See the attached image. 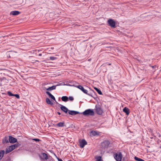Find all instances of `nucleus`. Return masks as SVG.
Instances as JSON below:
<instances>
[{"instance_id":"nucleus-2","label":"nucleus","mask_w":161,"mask_h":161,"mask_svg":"<svg viewBox=\"0 0 161 161\" xmlns=\"http://www.w3.org/2000/svg\"><path fill=\"white\" fill-rule=\"evenodd\" d=\"M82 114L85 116H93L94 114V112L92 109H89L85 110Z\"/></svg>"},{"instance_id":"nucleus-25","label":"nucleus","mask_w":161,"mask_h":161,"mask_svg":"<svg viewBox=\"0 0 161 161\" xmlns=\"http://www.w3.org/2000/svg\"><path fill=\"white\" fill-rule=\"evenodd\" d=\"M7 94L9 96H14V94L8 91L7 92Z\"/></svg>"},{"instance_id":"nucleus-10","label":"nucleus","mask_w":161,"mask_h":161,"mask_svg":"<svg viewBox=\"0 0 161 161\" xmlns=\"http://www.w3.org/2000/svg\"><path fill=\"white\" fill-rule=\"evenodd\" d=\"M68 113L69 114L72 115H75L77 114H80L79 112L74 110H69Z\"/></svg>"},{"instance_id":"nucleus-34","label":"nucleus","mask_w":161,"mask_h":161,"mask_svg":"<svg viewBox=\"0 0 161 161\" xmlns=\"http://www.w3.org/2000/svg\"><path fill=\"white\" fill-rule=\"evenodd\" d=\"M49 89V87H48V88H46V90L47 91H49V90L48 89Z\"/></svg>"},{"instance_id":"nucleus-37","label":"nucleus","mask_w":161,"mask_h":161,"mask_svg":"<svg viewBox=\"0 0 161 161\" xmlns=\"http://www.w3.org/2000/svg\"><path fill=\"white\" fill-rule=\"evenodd\" d=\"M111 64H107L108 65H111Z\"/></svg>"},{"instance_id":"nucleus-22","label":"nucleus","mask_w":161,"mask_h":161,"mask_svg":"<svg viewBox=\"0 0 161 161\" xmlns=\"http://www.w3.org/2000/svg\"><path fill=\"white\" fill-rule=\"evenodd\" d=\"M95 159H96V161H103L100 156L96 157Z\"/></svg>"},{"instance_id":"nucleus-12","label":"nucleus","mask_w":161,"mask_h":161,"mask_svg":"<svg viewBox=\"0 0 161 161\" xmlns=\"http://www.w3.org/2000/svg\"><path fill=\"white\" fill-rule=\"evenodd\" d=\"M110 144V142L108 140H106L102 143V145L103 146L104 145V147L107 148L109 147Z\"/></svg>"},{"instance_id":"nucleus-1","label":"nucleus","mask_w":161,"mask_h":161,"mask_svg":"<svg viewBox=\"0 0 161 161\" xmlns=\"http://www.w3.org/2000/svg\"><path fill=\"white\" fill-rule=\"evenodd\" d=\"M76 87L84 93L91 97H92V94L94 93V92L93 91H92L91 92L88 93L87 90L85 89L81 85H79L76 86Z\"/></svg>"},{"instance_id":"nucleus-35","label":"nucleus","mask_w":161,"mask_h":161,"mask_svg":"<svg viewBox=\"0 0 161 161\" xmlns=\"http://www.w3.org/2000/svg\"><path fill=\"white\" fill-rule=\"evenodd\" d=\"M57 113L59 115H60L61 114V113L59 112H57Z\"/></svg>"},{"instance_id":"nucleus-6","label":"nucleus","mask_w":161,"mask_h":161,"mask_svg":"<svg viewBox=\"0 0 161 161\" xmlns=\"http://www.w3.org/2000/svg\"><path fill=\"white\" fill-rule=\"evenodd\" d=\"M87 144V142L85 139H82L79 142L80 146L81 148H83Z\"/></svg>"},{"instance_id":"nucleus-13","label":"nucleus","mask_w":161,"mask_h":161,"mask_svg":"<svg viewBox=\"0 0 161 161\" xmlns=\"http://www.w3.org/2000/svg\"><path fill=\"white\" fill-rule=\"evenodd\" d=\"M20 14V12L18 11H13L10 13V15L13 16L17 15Z\"/></svg>"},{"instance_id":"nucleus-20","label":"nucleus","mask_w":161,"mask_h":161,"mask_svg":"<svg viewBox=\"0 0 161 161\" xmlns=\"http://www.w3.org/2000/svg\"><path fill=\"white\" fill-rule=\"evenodd\" d=\"M4 153L5 152L4 150H1L0 151V160L3 156Z\"/></svg>"},{"instance_id":"nucleus-29","label":"nucleus","mask_w":161,"mask_h":161,"mask_svg":"<svg viewBox=\"0 0 161 161\" xmlns=\"http://www.w3.org/2000/svg\"><path fill=\"white\" fill-rule=\"evenodd\" d=\"M69 100L71 101H73L74 99L73 97L72 96L69 97Z\"/></svg>"},{"instance_id":"nucleus-38","label":"nucleus","mask_w":161,"mask_h":161,"mask_svg":"<svg viewBox=\"0 0 161 161\" xmlns=\"http://www.w3.org/2000/svg\"><path fill=\"white\" fill-rule=\"evenodd\" d=\"M40 157L41 158V159H43L42 158H41V157Z\"/></svg>"},{"instance_id":"nucleus-31","label":"nucleus","mask_w":161,"mask_h":161,"mask_svg":"<svg viewBox=\"0 0 161 161\" xmlns=\"http://www.w3.org/2000/svg\"><path fill=\"white\" fill-rule=\"evenodd\" d=\"M54 154L56 156V158H57V159L58 160V161H63L62 159H61L60 158H59L57 157L55 154Z\"/></svg>"},{"instance_id":"nucleus-8","label":"nucleus","mask_w":161,"mask_h":161,"mask_svg":"<svg viewBox=\"0 0 161 161\" xmlns=\"http://www.w3.org/2000/svg\"><path fill=\"white\" fill-rule=\"evenodd\" d=\"M90 133L91 136H95L100 135L101 133L96 130H92L90 132Z\"/></svg>"},{"instance_id":"nucleus-4","label":"nucleus","mask_w":161,"mask_h":161,"mask_svg":"<svg viewBox=\"0 0 161 161\" xmlns=\"http://www.w3.org/2000/svg\"><path fill=\"white\" fill-rule=\"evenodd\" d=\"M95 110L96 113L97 114L101 115L103 114V109L99 105H96Z\"/></svg>"},{"instance_id":"nucleus-18","label":"nucleus","mask_w":161,"mask_h":161,"mask_svg":"<svg viewBox=\"0 0 161 161\" xmlns=\"http://www.w3.org/2000/svg\"><path fill=\"white\" fill-rule=\"evenodd\" d=\"M46 102L47 103L49 104H50L51 105H52L53 104V103L52 102L50 99L48 98H46Z\"/></svg>"},{"instance_id":"nucleus-27","label":"nucleus","mask_w":161,"mask_h":161,"mask_svg":"<svg viewBox=\"0 0 161 161\" xmlns=\"http://www.w3.org/2000/svg\"><path fill=\"white\" fill-rule=\"evenodd\" d=\"M14 145V147H15V148L18 147L20 146V144L19 143L18 144H15L14 145Z\"/></svg>"},{"instance_id":"nucleus-33","label":"nucleus","mask_w":161,"mask_h":161,"mask_svg":"<svg viewBox=\"0 0 161 161\" xmlns=\"http://www.w3.org/2000/svg\"><path fill=\"white\" fill-rule=\"evenodd\" d=\"M38 56H42V54L39 53L38 54Z\"/></svg>"},{"instance_id":"nucleus-32","label":"nucleus","mask_w":161,"mask_h":161,"mask_svg":"<svg viewBox=\"0 0 161 161\" xmlns=\"http://www.w3.org/2000/svg\"><path fill=\"white\" fill-rule=\"evenodd\" d=\"M5 142L6 143H8L9 142V141L8 140V139H7L6 138H5Z\"/></svg>"},{"instance_id":"nucleus-17","label":"nucleus","mask_w":161,"mask_h":161,"mask_svg":"<svg viewBox=\"0 0 161 161\" xmlns=\"http://www.w3.org/2000/svg\"><path fill=\"white\" fill-rule=\"evenodd\" d=\"M61 99L63 101L66 102L68 101V98L66 96H63L61 97Z\"/></svg>"},{"instance_id":"nucleus-36","label":"nucleus","mask_w":161,"mask_h":161,"mask_svg":"<svg viewBox=\"0 0 161 161\" xmlns=\"http://www.w3.org/2000/svg\"><path fill=\"white\" fill-rule=\"evenodd\" d=\"M152 67L153 68H154V67H156V66H152Z\"/></svg>"},{"instance_id":"nucleus-23","label":"nucleus","mask_w":161,"mask_h":161,"mask_svg":"<svg viewBox=\"0 0 161 161\" xmlns=\"http://www.w3.org/2000/svg\"><path fill=\"white\" fill-rule=\"evenodd\" d=\"M56 86H52L49 87V89H48L49 90V91H51L55 89H56Z\"/></svg>"},{"instance_id":"nucleus-15","label":"nucleus","mask_w":161,"mask_h":161,"mask_svg":"<svg viewBox=\"0 0 161 161\" xmlns=\"http://www.w3.org/2000/svg\"><path fill=\"white\" fill-rule=\"evenodd\" d=\"M123 111L126 115H128L129 114L130 111L129 108L126 107H125L123 109Z\"/></svg>"},{"instance_id":"nucleus-30","label":"nucleus","mask_w":161,"mask_h":161,"mask_svg":"<svg viewBox=\"0 0 161 161\" xmlns=\"http://www.w3.org/2000/svg\"><path fill=\"white\" fill-rule=\"evenodd\" d=\"M14 96L15 97L17 98H19V95L17 94H14Z\"/></svg>"},{"instance_id":"nucleus-5","label":"nucleus","mask_w":161,"mask_h":161,"mask_svg":"<svg viewBox=\"0 0 161 161\" xmlns=\"http://www.w3.org/2000/svg\"><path fill=\"white\" fill-rule=\"evenodd\" d=\"M108 24L111 27L114 28L115 26V22L112 19H110L108 21Z\"/></svg>"},{"instance_id":"nucleus-7","label":"nucleus","mask_w":161,"mask_h":161,"mask_svg":"<svg viewBox=\"0 0 161 161\" xmlns=\"http://www.w3.org/2000/svg\"><path fill=\"white\" fill-rule=\"evenodd\" d=\"M9 142L11 143H14L17 142V139L11 136H8Z\"/></svg>"},{"instance_id":"nucleus-11","label":"nucleus","mask_w":161,"mask_h":161,"mask_svg":"<svg viewBox=\"0 0 161 161\" xmlns=\"http://www.w3.org/2000/svg\"><path fill=\"white\" fill-rule=\"evenodd\" d=\"M60 105V108L61 109L65 114H67L68 112L69 109L65 106L62 105Z\"/></svg>"},{"instance_id":"nucleus-3","label":"nucleus","mask_w":161,"mask_h":161,"mask_svg":"<svg viewBox=\"0 0 161 161\" xmlns=\"http://www.w3.org/2000/svg\"><path fill=\"white\" fill-rule=\"evenodd\" d=\"M114 157L116 161H121L122 158V155L121 152H118L114 155Z\"/></svg>"},{"instance_id":"nucleus-9","label":"nucleus","mask_w":161,"mask_h":161,"mask_svg":"<svg viewBox=\"0 0 161 161\" xmlns=\"http://www.w3.org/2000/svg\"><path fill=\"white\" fill-rule=\"evenodd\" d=\"M14 145H13L9 146L8 148L6 149V153H8L15 149V147H14Z\"/></svg>"},{"instance_id":"nucleus-40","label":"nucleus","mask_w":161,"mask_h":161,"mask_svg":"<svg viewBox=\"0 0 161 161\" xmlns=\"http://www.w3.org/2000/svg\"><path fill=\"white\" fill-rule=\"evenodd\" d=\"M68 161H71V160H69Z\"/></svg>"},{"instance_id":"nucleus-16","label":"nucleus","mask_w":161,"mask_h":161,"mask_svg":"<svg viewBox=\"0 0 161 161\" xmlns=\"http://www.w3.org/2000/svg\"><path fill=\"white\" fill-rule=\"evenodd\" d=\"M64 122H60L56 124V126L58 127H63L64 126Z\"/></svg>"},{"instance_id":"nucleus-26","label":"nucleus","mask_w":161,"mask_h":161,"mask_svg":"<svg viewBox=\"0 0 161 161\" xmlns=\"http://www.w3.org/2000/svg\"><path fill=\"white\" fill-rule=\"evenodd\" d=\"M50 59L51 60H53L57 59V58L55 57L51 56L49 57Z\"/></svg>"},{"instance_id":"nucleus-21","label":"nucleus","mask_w":161,"mask_h":161,"mask_svg":"<svg viewBox=\"0 0 161 161\" xmlns=\"http://www.w3.org/2000/svg\"><path fill=\"white\" fill-rule=\"evenodd\" d=\"M94 89L96 91L97 93L100 95L102 94V93L100 90L98 89L97 88L95 87Z\"/></svg>"},{"instance_id":"nucleus-28","label":"nucleus","mask_w":161,"mask_h":161,"mask_svg":"<svg viewBox=\"0 0 161 161\" xmlns=\"http://www.w3.org/2000/svg\"><path fill=\"white\" fill-rule=\"evenodd\" d=\"M32 140L35 141L36 142H39L40 141V140L39 139L37 138H33L32 139Z\"/></svg>"},{"instance_id":"nucleus-19","label":"nucleus","mask_w":161,"mask_h":161,"mask_svg":"<svg viewBox=\"0 0 161 161\" xmlns=\"http://www.w3.org/2000/svg\"><path fill=\"white\" fill-rule=\"evenodd\" d=\"M42 155L45 159L47 160L48 159V157L47 154L45 153H42Z\"/></svg>"},{"instance_id":"nucleus-14","label":"nucleus","mask_w":161,"mask_h":161,"mask_svg":"<svg viewBox=\"0 0 161 161\" xmlns=\"http://www.w3.org/2000/svg\"><path fill=\"white\" fill-rule=\"evenodd\" d=\"M46 93L47 94L49 97H50L52 99L56 101L55 98L54 96L53 95L49 92L48 91L46 92Z\"/></svg>"},{"instance_id":"nucleus-24","label":"nucleus","mask_w":161,"mask_h":161,"mask_svg":"<svg viewBox=\"0 0 161 161\" xmlns=\"http://www.w3.org/2000/svg\"><path fill=\"white\" fill-rule=\"evenodd\" d=\"M134 159L137 161H144V160L139 158L136 156H135L134 157Z\"/></svg>"},{"instance_id":"nucleus-39","label":"nucleus","mask_w":161,"mask_h":161,"mask_svg":"<svg viewBox=\"0 0 161 161\" xmlns=\"http://www.w3.org/2000/svg\"><path fill=\"white\" fill-rule=\"evenodd\" d=\"M160 147L161 148V146H160Z\"/></svg>"}]
</instances>
